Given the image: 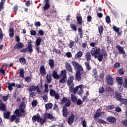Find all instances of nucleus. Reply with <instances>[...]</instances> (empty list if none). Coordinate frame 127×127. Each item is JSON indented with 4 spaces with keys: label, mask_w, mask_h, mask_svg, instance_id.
I'll list each match as a JSON object with an SVG mask.
<instances>
[{
    "label": "nucleus",
    "mask_w": 127,
    "mask_h": 127,
    "mask_svg": "<svg viewBox=\"0 0 127 127\" xmlns=\"http://www.w3.org/2000/svg\"><path fill=\"white\" fill-rule=\"evenodd\" d=\"M71 63L74 69L76 70V72H84V69H83V67L77 62L72 61Z\"/></svg>",
    "instance_id": "nucleus-1"
},
{
    "label": "nucleus",
    "mask_w": 127,
    "mask_h": 127,
    "mask_svg": "<svg viewBox=\"0 0 127 127\" xmlns=\"http://www.w3.org/2000/svg\"><path fill=\"white\" fill-rule=\"evenodd\" d=\"M20 52L22 53H26V52H29V53H32L33 52V49H32V44H28L27 47L20 50Z\"/></svg>",
    "instance_id": "nucleus-2"
},
{
    "label": "nucleus",
    "mask_w": 127,
    "mask_h": 127,
    "mask_svg": "<svg viewBox=\"0 0 127 127\" xmlns=\"http://www.w3.org/2000/svg\"><path fill=\"white\" fill-rule=\"evenodd\" d=\"M101 52V49L99 47H95L92 48L90 51V53L92 56H96V55H98Z\"/></svg>",
    "instance_id": "nucleus-3"
},
{
    "label": "nucleus",
    "mask_w": 127,
    "mask_h": 127,
    "mask_svg": "<svg viewBox=\"0 0 127 127\" xmlns=\"http://www.w3.org/2000/svg\"><path fill=\"white\" fill-rule=\"evenodd\" d=\"M85 73L83 72H76L75 73V79L78 82H80L83 79V74Z\"/></svg>",
    "instance_id": "nucleus-4"
},
{
    "label": "nucleus",
    "mask_w": 127,
    "mask_h": 127,
    "mask_svg": "<svg viewBox=\"0 0 127 127\" xmlns=\"http://www.w3.org/2000/svg\"><path fill=\"white\" fill-rule=\"evenodd\" d=\"M29 92H33L34 91H37V93H41V90L39 88L38 86L31 85L29 87Z\"/></svg>",
    "instance_id": "nucleus-5"
},
{
    "label": "nucleus",
    "mask_w": 127,
    "mask_h": 127,
    "mask_svg": "<svg viewBox=\"0 0 127 127\" xmlns=\"http://www.w3.org/2000/svg\"><path fill=\"white\" fill-rule=\"evenodd\" d=\"M116 48L118 49L119 55H121L122 54L125 55V54H126V51H125V49L124 48V47L121 46L120 45H117L116 46Z\"/></svg>",
    "instance_id": "nucleus-6"
},
{
    "label": "nucleus",
    "mask_w": 127,
    "mask_h": 127,
    "mask_svg": "<svg viewBox=\"0 0 127 127\" xmlns=\"http://www.w3.org/2000/svg\"><path fill=\"white\" fill-rule=\"evenodd\" d=\"M44 118L45 120L49 119L51 121H55V117H54L51 114L48 113H45L44 115Z\"/></svg>",
    "instance_id": "nucleus-7"
},
{
    "label": "nucleus",
    "mask_w": 127,
    "mask_h": 127,
    "mask_svg": "<svg viewBox=\"0 0 127 127\" xmlns=\"http://www.w3.org/2000/svg\"><path fill=\"white\" fill-rule=\"evenodd\" d=\"M22 102L21 103L19 106V109L20 112H25V109L26 108V105H25V103L24 102V99L22 98Z\"/></svg>",
    "instance_id": "nucleus-8"
},
{
    "label": "nucleus",
    "mask_w": 127,
    "mask_h": 127,
    "mask_svg": "<svg viewBox=\"0 0 127 127\" xmlns=\"http://www.w3.org/2000/svg\"><path fill=\"white\" fill-rule=\"evenodd\" d=\"M106 81L107 84L112 86L114 85V78L112 77V76L109 75L106 77Z\"/></svg>",
    "instance_id": "nucleus-9"
},
{
    "label": "nucleus",
    "mask_w": 127,
    "mask_h": 127,
    "mask_svg": "<svg viewBox=\"0 0 127 127\" xmlns=\"http://www.w3.org/2000/svg\"><path fill=\"white\" fill-rule=\"evenodd\" d=\"M40 74L42 76H45L46 75V69H45V66L44 65H41L40 67Z\"/></svg>",
    "instance_id": "nucleus-10"
},
{
    "label": "nucleus",
    "mask_w": 127,
    "mask_h": 127,
    "mask_svg": "<svg viewBox=\"0 0 127 127\" xmlns=\"http://www.w3.org/2000/svg\"><path fill=\"white\" fill-rule=\"evenodd\" d=\"M65 69L70 73L73 72V68H72V65L69 63H65Z\"/></svg>",
    "instance_id": "nucleus-11"
},
{
    "label": "nucleus",
    "mask_w": 127,
    "mask_h": 127,
    "mask_svg": "<svg viewBox=\"0 0 127 127\" xmlns=\"http://www.w3.org/2000/svg\"><path fill=\"white\" fill-rule=\"evenodd\" d=\"M73 81H74V76H73V75H70L68 78L67 85H68V86H69V87L70 86H72V83H73Z\"/></svg>",
    "instance_id": "nucleus-12"
},
{
    "label": "nucleus",
    "mask_w": 127,
    "mask_h": 127,
    "mask_svg": "<svg viewBox=\"0 0 127 127\" xmlns=\"http://www.w3.org/2000/svg\"><path fill=\"white\" fill-rule=\"evenodd\" d=\"M48 62L51 69H54V67H55L54 60L52 59H49Z\"/></svg>",
    "instance_id": "nucleus-13"
},
{
    "label": "nucleus",
    "mask_w": 127,
    "mask_h": 127,
    "mask_svg": "<svg viewBox=\"0 0 127 127\" xmlns=\"http://www.w3.org/2000/svg\"><path fill=\"white\" fill-rule=\"evenodd\" d=\"M74 120H75V116H74V115L72 114L68 118L67 121L68 125H72V124L74 123Z\"/></svg>",
    "instance_id": "nucleus-14"
},
{
    "label": "nucleus",
    "mask_w": 127,
    "mask_h": 127,
    "mask_svg": "<svg viewBox=\"0 0 127 127\" xmlns=\"http://www.w3.org/2000/svg\"><path fill=\"white\" fill-rule=\"evenodd\" d=\"M23 48V43L19 42L14 46V49H22Z\"/></svg>",
    "instance_id": "nucleus-15"
},
{
    "label": "nucleus",
    "mask_w": 127,
    "mask_h": 127,
    "mask_svg": "<svg viewBox=\"0 0 127 127\" xmlns=\"http://www.w3.org/2000/svg\"><path fill=\"white\" fill-rule=\"evenodd\" d=\"M52 75L54 79H60V75L58 74V72H57L56 70L53 71Z\"/></svg>",
    "instance_id": "nucleus-16"
},
{
    "label": "nucleus",
    "mask_w": 127,
    "mask_h": 127,
    "mask_svg": "<svg viewBox=\"0 0 127 127\" xmlns=\"http://www.w3.org/2000/svg\"><path fill=\"white\" fill-rule=\"evenodd\" d=\"M83 56V52L79 51L74 56V59H79Z\"/></svg>",
    "instance_id": "nucleus-17"
},
{
    "label": "nucleus",
    "mask_w": 127,
    "mask_h": 127,
    "mask_svg": "<svg viewBox=\"0 0 127 127\" xmlns=\"http://www.w3.org/2000/svg\"><path fill=\"white\" fill-rule=\"evenodd\" d=\"M115 96L116 99L121 102V100L123 99V96H122V93L119 92L118 91L115 92Z\"/></svg>",
    "instance_id": "nucleus-18"
},
{
    "label": "nucleus",
    "mask_w": 127,
    "mask_h": 127,
    "mask_svg": "<svg viewBox=\"0 0 127 127\" xmlns=\"http://www.w3.org/2000/svg\"><path fill=\"white\" fill-rule=\"evenodd\" d=\"M116 81L120 86H123V84H124V79H123V77H117L116 78Z\"/></svg>",
    "instance_id": "nucleus-19"
},
{
    "label": "nucleus",
    "mask_w": 127,
    "mask_h": 127,
    "mask_svg": "<svg viewBox=\"0 0 127 127\" xmlns=\"http://www.w3.org/2000/svg\"><path fill=\"white\" fill-rule=\"evenodd\" d=\"M7 85H8V90H9V91H12L13 90V87H15V83H14V82H12V83H9L8 82L7 83Z\"/></svg>",
    "instance_id": "nucleus-20"
},
{
    "label": "nucleus",
    "mask_w": 127,
    "mask_h": 127,
    "mask_svg": "<svg viewBox=\"0 0 127 127\" xmlns=\"http://www.w3.org/2000/svg\"><path fill=\"white\" fill-rule=\"evenodd\" d=\"M41 120V118L39 115H34L32 117V121L34 123H35V122H40V121Z\"/></svg>",
    "instance_id": "nucleus-21"
},
{
    "label": "nucleus",
    "mask_w": 127,
    "mask_h": 127,
    "mask_svg": "<svg viewBox=\"0 0 127 127\" xmlns=\"http://www.w3.org/2000/svg\"><path fill=\"white\" fill-rule=\"evenodd\" d=\"M52 75L51 73L49 72L47 74L46 76V81L47 83H51V81H52Z\"/></svg>",
    "instance_id": "nucleus-22"
},
{
    "label": "nucleus",
    "mask_w": 127,
    "mask_h": 127,
    "mask_svg": "<svg viewBox=\"0 0 127 127\" xmlns=\"http://www.w3.org/2000/svg\"><path fill=\"white\" fill-rule=\"evenodd\" d=\"M76 18L78 24H79V25H82V21H83L82 16H81L80 14H78V16L76 15Z\"/></svg>",
    "instance_id": "nucleus-23"
},
{
    "label": "nucleus",
    "mask_w": 127,
    "mask_h": 127,
    "mask_svg": "<svg viewBox=\"0 0 127 127\" xmlns=\"http://www.w3.org/2000/svg\"><path fill=\"white\" fill-rule=\"evenodd\" d=\"M94 58H97L99 62H102L104 59V56L102 54H99L98 55H95Z\"/></svg>",
    "instance_id": "nucleus-24"
},
{
    "label": "nucleus",
    "mask_w": 127,
    "mask_h": 127,
    "mask_svg": "<svg viewBox=\"0 0 127 127\" xmlns=\"http://www.w3.org/2000/svg\"><path fill=\"white\" fill-rule=\"evenodd\" d=\"M105 115V113L104 112H96L94 116V119H98L99 117H102Z\"/></svg>",
    "instance_id": "nucleus-25"
},
{
    "label": "nucleus",
    "mask_w": 127,
    "mask_h": 127,
    "mask_svg": "<svg viewBox=\"0 0 127 127\" xmlns=\"http://www.w3.org/2000/svg\"><path fill=\"white\" fill-rule=\"evenodd\" d=\"M91 53L89 52H87L85 53V58H86V60L87 62L91 61Z\"/></svg>",
    "instance_id": "nucleus-26"
},
{
    "label": "nucleus",
    "mask_w": 127,
    "mask_h": 127,
    "mask_svg": "<svg viewBox=\"0 0 127 127\" xmlns=\"http://www.w3.org/2000/svg\"><path fill=\"white\" fill-rule=\"evenodd\" d=\"M69 90L72 92V93H77V91L79 90L78 89V87H76L75 88H74V86L73 85L69 86Z\"/></svg>",
    "instance_id": "nucleus-27"
},
{
    "label": "nucleus",
    "mask_w": 127,
    "mask_h": 127,
    "mask_svg": "<svg viewBox=\"0 0 127 127\" xmlns=\"http://www.w3.org/2000/svg\"><path fill=\"white\" fill-rule=\"evenodd\" d=\"M84 64L85 65L86 67V70L87 71H90L92 70V67H91V65H90V62H86L84 63Z\"/></svg>",
    "instance_id": "nucleus-28"
},
{
    "label": "nucleus",
    "mask_w": 127,
    "mask_h": 127,
    "mask_svg": "<svg viewBox=\"0 0 127 127\" xmlns=\"http://www.w3.org/2000/svg\"><path fill=\"white\" fill-rule=\"evenodd\" d=\"M6 110V105L4 103H2L0 105V111L1 112H5Z\"/></svg>",
    "instance_id": "nucleus-29"
},
{
    "label": "nucleus",
    "mask_w": 127,
    "mask_h": 127,
    "mask_svg": "<svg viewBox=\"0 0 127 127\" xmlns=\"http://www.w3.org/2000/svg\"><path fill=\"white\" fill-rule=\"evenodd\" d=\"M9 36L10 37L12 38L14 36V29L12 28H11L9 29Z\"/></svg>",
    "instance_id": "nucleus-30"
},
{
    "label": "nucleus",
    "mask_w": 127,
    "mask_h": 127,
    "mask_svg": "<svg viewBox=\"0 0 127 127\" xmlns=\"http://www.w3.org/2000/svg\"><path fill=\"white\" fill-rule=\"evenodd\" d=\"M71 100L72 103H77V97H76V95L74 94H71Z\"/></svg>",
    "instance_id": "nucleus-31"
},
{
    "label": "nucleus",
    "mask_w": 127,
    "mask_h": 127,
    "mask_svg": "<svg viewBox=\"0 0 127 127\" xmlns=\"http://www.w3.org/2000/svg\"><path fill=\"white\" fill-rule=\"evenodd\" d=\"M60 77V78L61 77H67V72H66L65 69L61 71V74Z\"/></svg>",
    "instance_id": "nucleus-32"
},
{
    "label": "nucleus",
    "mask_w": 127,
    "mask_h": 127,
    "mask_svg": "<svg viewBox=\"0 0 127 127\" xmlns=\"http://www.w3.org/2000/svg\"><path fill=\"white\" fill-rule=\"evenodd\" d=\"M103 31H104V26L100 25V26L98 27V32L100 35H103Z\"/></svg>",
    "instance_id": "nucleus-33"
},
{
    "label": "nucleus",
    "mask_w": 127,
    "mask_h": 127,
    "mask_svg": "<svg viewBox=\"0 0 127 127\" xmlns=\"http://www.w3.org/2000/svg\"><path fill=\"white\" fill-rule=\"evenodd\" d=\"M42 40V39L40 37H37L36 40V46H39L40 44H41V41Z\"/></svg>",
    "instance_id": "nucleus-34"
},
{
    "label": "nucleus",
    "mask_w": 127,
    "mask_h": 127,
    "mask_svg": "<svg viewBox=\"0 0 127 127\" xmlns=\"http://www.w3.org/2000/svg\"><path fill=\"white\" fill-rule=\"evenodd\" d=\"M19 62L22 64V65H25L26 64V59L24 58H21L19 59Z\"/></svg>",
    "instance_id": "nucleus-35"
},
{
    "label": "nucleus",
    "mask_w": 127,
    "mask_h": 127,
    "mask_svg": "<svg viewBox=\"0 0 127 127\" xmlns=\"http://www.w3.org/2000/svg\"><path fill=\"white\" fill-rule=\"evenodd\" d=\"M19 76L20 78H24V69L21 68L19 71Z\"/></svg>",
    "instance_id": "nucleus-36"
},
{
    "label": "nucleus",
    "mask_w": 127,
    "mask_h": 127,
    "mask_svg": "<svg viewBox=\"0 0 127 127\" xmlns=\"http://www.w3.org/2000/svg\"><path fill=\"white\" fill-rule=\"evenodd\" d=\"M107 121L109 123H116V118L113 117H108L107 118Z\"/></svg>",
    "instance_id": "nucleus-37"
},
{
    "label": "nucleus",
    "mask_w": 127,
    "mask_h": 127,
    "mask_svg": "<svg viewBox=\"0 0 127 127\" xmlns=\"http://www.w3.org/2000/svg\"><path fill=\"white\" fill-rule=\"evenodd\" d=\"M58 44L59 45L58 48L61 49V48L64 46V42L62 40H59Z\"/></svg>",
    "instance_id": "nucleus-38"
},
{
    "label": "nucleus",
    "mask_w": 127,
    "mask_h": 127,
    "mask_svg": "<svg viewBox=\"0 0 127 127\" xmlns=\"http://www.w3.org/2000/svg\"><path fill=\"white\" fill-rule=\"evenodd\" d=\"M53 52L56 53V54H58L59 55H61V50H57L55 47L53 49Z\"/></svg>",
    "instance_id": "nucleus-39"
},
{
    "label": "nucleus",
    "mask_w": 127,
    "mask_h": 127,
    "mask_svg": "<svg viewBox=\"0 0 127 127\" xmlns=\"http://www.w3.org/2000/svg\"><path fill=\"white\" fill-rule=\"evenodd\" d=\"M67 82V77H62V78L60 79L59 82L61 84H64Z\"/></svg>",
    "instance_id": "nucleus-40"
},
{
    "label": "nucleus",
    "mask_w": 127,
    "mask_h": 127,
    "mask_svg": "<svg viewBox=\"0 0 127 127\" xmlns=\"http://www.w3.org/2000/svg\"><path fill=\"white\" fill-rule=\"evenodd\" d=\"M50 8V4L49 3H46L44 7H43L44 11H45L46 10H48Z\"/></svg>",
    "instance_id": "nucleus-41"
},
{
    "label": "nucleus",
    "mask_w": 127,
    "mask_h": 127,
    "mask_svg": "<svg viewBox=\"0 0 127 127\" xmlns=\"http://www.w3.org/2000/svg\"><path fill=\"white\" fill-rule=\"evenodd\" d=\"M6 1V0H1L0 2V11H1L2 9H3V4H4Z\"/></svg>",
    "instance_id": "nucleus-42"
},
{
    "label": "nucleus",
    "mask_w": 127,
    "mask_h": 127,
    "mask_svg": "<svg viewBox=\"0 0 127 127\" xmlns=\"http://www.w3.org/2000/svg\"><path fill=\"white\" fill-rule=\"evenodd\" d=\"M106 41L107 42L108 45H110V44L112 43V38H110L109 36H107L106 37Z\"/></svg>",
    "instance_id": "nucleus-43"
},
{
    "label": "nucleus",
    "mask_w": 127,
    "mask_h": 127,
    "mask_svg": "<svg viewBox=\"0 0 127 127\" xmlns=\"http://www.w3.org/2000/svg\"><path fill=\"white\" fill-rule=\"evenodd\" d=\"M70 27L73 31H77V26L75 24L71 23L70 24Z\"/></svg>",
    "instance_id": "nucleus-44"
},
{
    "label": "nucleus",
    "mask_w": 127,
    "mask_h": 127,
    "mask_svg": "<svg viewBox=\"0 0 127 127\" xmlns=\"http://www.w3.org/2000/svg\"><path fill=\"white\" fill-rule=\"evenodd\" d=\"M101 54L103 55L104 57H107L108 54H107V51L104 48H102L101 50Z\"/></svg>",
    "instance_id": "nucleus-45"
},
{
    "label": "nucleus",
    "mask_w": 127,
    "mask_h": 127,
    "mask_svg": "<svg viewBox=\"0 0 127 127\" xmlns=\"http://www.w3.org/2000/svg\"><path fill=\"white\" fill-rule=\"evenodd\" d=\"M56 91L54 89H51L50 91V95L51 97H54L56 94H57Z\"/></svg>",
    "instance_id": "nucleus-46"
},
{
    "label": "nucleus",
    "mask_w": 127,
    "mask_h": 127,
    "mask_svg": "<svg viewBox=\"0 0 127 127\" xmlns=\"http://www.w3.org/2000/svg\"><path fill=\"white\" fill-rule=\"evenodd\" d=\"M46 110H50L52 107H53V104L52 103H48L45 105Z\"/></svg>",
    "instance_id": "nucleus-47"
},
{
    "label": "nucleus",
    "mask_w": 127,
    "mask_h": 127,
    "mask_svg": "<svg viewBox=\"0 0 127 127\" xmlns=\"http://www.w3.org/2000/svg\"><path fill=\"white\" fill-rule=\"evenodd\" d=\"M9 98V94H7V95L3 96L2 97V100H3V101L4 102H6V101H7V100H8Z\"/></svg>",
    "instance_id": "nucleus-48"
},
{
    "label": "nucleus",
    "mask_w": 127,
    "mask_h": 127,
    "mask_svg": "<svg viewBox=\"0 0 127 127\" xmlns=\"http://www.w3.org/2000/svg\"><path fill=\"white\" fill-rule=\"evenodd\" d=\"M63 30L61 28H59L58 29V34L60 35V36L62 37L63 36V32H62Z\"/></svg>",
    "instance_id": "nucleus-49"
},
{
    "label": "nucleus",
    "mask_w": 127,
    "mask_h": 127,
    "mask_svg": "<svg viewBox=\"0 0 127 127\" xmlns=\"http://www.w3.org/2000/svg\"><path fill=\"white\" fill-rule=\"evenodd\" d=\"M3 116L5 119H8V118H9V116H10L9 112H4Z\"/></svg>",
    "instance_id": "nucleus-50"
},
{
    "label": "nucleus",
    "mask_w": 127,
    "mask_h": 127,
    "mask_svg": "<svg viewBox=\"0 0 127 127\" xmlns=\"http://www.w3.org/2000/svg\"><path fill=\"white\" fill-rule=\"evenodd\" d=\"M65 107H70L71 106V100L70 99H67V101L65 103Z\"/></svg>",
    "instance_id": "nucleus-51"
},
{
    "label": "nucleus",
    "mask_w": 127,
    "mask_h": 127,
    "mask_svg": "<svg viewBox=\"0 0 127 127\" xmlns=\"http://www.w3.org/2000/svg\"><path fill=\"white\" fill-rule=\"evenodd\" d=\"M121 66V64L119 63H116L114 65V68L115 69H119V67Z\"/></svg>",
    "instance_id": "nucleus-52"
},
{
    "label": "nucleus",
    "mask_w": 127,
    "mask_h": 127,
    "mask_svg": "<svg viewBox=\"0 0 127 127\" xmlns=\"http://www.w3.org/2000/svg\"><path fill=\"white\" fill-rule=\"evenodd\" d=\"M118 73L119 74H120V75H124L125 70L123 69V68H121L119 69H118Z\"/></svg>",
    "instance_id": "nucleus-53"
},
{
    "label": "nucleus",
    "mask_w": 127,
    "mask_h": 127,
    "mask_svg": "<svg viewBox=\"0 0 127 127\" xmlns=\"http://www.w3.org/2000/svg\"><path fill=\"white\" fill-rule=\"evenodd\" d=\"M104 92H105V88H104V87L103 86L100 87L99 88V94H103Z\"/></svg>",
    "instance_id": "nucleus-54"
},
{
    "label": "nucleus",
    "mask_w": 127,
    "mask_h": 127,
    "mask_svg": "<svg viewBox=\"0 0 127 127\" xmlns=\"http://www.w3.org/2000/svg\"><path fill=\"white\" fill-rule=\"evenodd\" d=\"M3 39V33L2 32V30L0 28V41H1Z\"/></svg>",
    "instance_id": "nucleus-55"
},
{
    "label": "nucleus",
    "mask_w": 127,
    "mask_h": 127,
    "mask_svg": "<svg viewBox=\"0 0 127 127\" xmlns=\"http://www.w3.org/2000/svg\"><path fill=\"white\" fill-rule=\"evenodd\" d=\"M74 44H75V42L72 40L69 41V48H73V46H74Z\"/></svg>",
    "instance_id": "nucleus-56"
},
{
    "label": "nucleus",
    "mask_w": 127,
    "mask_h": 127,
    "mask_svg": "<svg viewBox=\"0 0 127 127\" xmlns=\"http://www.w3.org/2000/svg\"><path fill=\"white\" fill-rule=\"evenodd\" d=\"M38 34L40 35V36H43L45 34L44 31L42 30H39L38 31Z\"/></svg>",
    "instance_id": "nucleus-57"
},
{
    "label": "nucleus",
    "mask_w": 127,
    "mask_h": 127,
    "mask_svg": "<svg viewBox=\"0 0 127 127\" xmlns=\"http://www.w3.org/2000/svg\"><path fill=\"white\" fill-rule=\"evenodd\" d=\"M68 101L67 97H63L61 101V104H64Z\"/></svg>",
    "instance_id": "nucleus-58"
},
{
    "label": "nucleus",
    "mask_w": 127,
    "mask_h": 127,
    "mask_svg": "<svg viewBox=\"0 0 127 127\" xmlns=\"http://www.w3.org/2000/svg\"><path fill=\"white\" fill-rule=\"evenodd\" d=\"M32 107H33V108H35V107H36V106H37V100H33L32 102Z\"/></svg>",
    "instance_id": "nucleus-59"
},
{
    "label": "nucleus",
    "mask_w": 127,
    "mask_h": 127,
    "mask_svg": "<svg viewBox=\"0 0 127 127\" xmlns=\"http://www.w3.org/2000/svg\"><path fill=\"white\" fill-rule=\"evenodd\" d=\"M22 113H23V112H15V114L18 117H21Z\"/></svg>",
    "instance_id": "nucleus-60"
},
{
    "label": "nucleus",
    "mask_w": 127,
    "mask_h": 127,
    "mask_svg": "<svg viewBox=\"0 0 127 127\" xmlns=\"http://www.w3.org/2000/svg\"><path fill=\"white\" fill-rule=\"evenodd\" d=\"M24 79L27 83H29V82H31V77L30 76H27L24 78Z\"/></svg>",
    "instance_id": "nucleus-61"
},
{
    "label": "nucleus",
    "mask_w": 127,
    "mask_h": 127,
    "mask_svg": "<svg viewBox=\"0 0 127 127\" xmlns=\"http://www.w3.org/2000/svg\"><path fill=\"white\" fill-rule=\"evenodd\" d=\"M114 108H115V105H111L106 107V109L107 110H113Z\"/></svg>",
    "instance_id": "nucleus-62"
},
{
    "label": "nucleus",
    "mask_w": 127,
    "mask_h": 127,
    "mask_svg": "<svg viewBox=\"0 0 127 127\" xmlns=\"http://www.w3.org/2000/svg\"><path fill=\"white\" fill-rule=\"evenodd\" d=\"M49 91L48 90V84H45L44 93H49Z\"/></svg>",
    "instance_id": "nucleus-63"
},
{
    "label": "nucleus",
    "mask_w": 127,
    "mask_h": 127,
    "mask_svg": "<svg viewBox=\"0 0 127 127\" xmlns=\"http://www.w3.org/2000/svg\"><path fill=\"white\" fill-rule=\"evenodd\" d=\"M106 22H107V23H111V18L109 16H107L106 17Z\"/></svg>",
    "instance_id": "nucleus-64"
}]
</instances>
